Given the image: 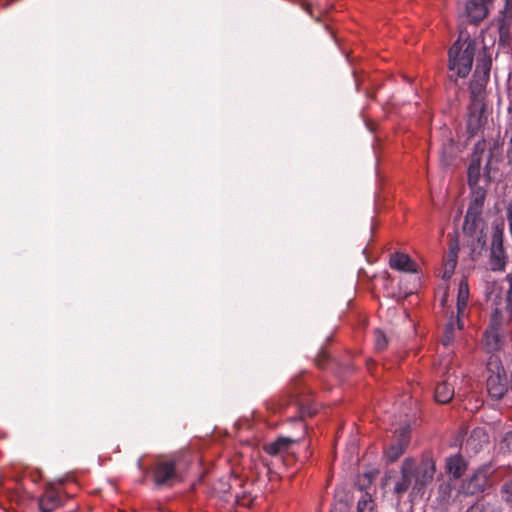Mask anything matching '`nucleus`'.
<instances>
[{"instance_id":"obj_1","label":"nucleus","mask_w":512,"mask_h":512,"mask_svg":"<svg viewBox=\"0 0 512 512\" xmlns=\"http://www.w3.org/2000/svg\"><path fill=\"white\" fill-rule=\"evenodd\" d=\"M436 464L432 457L424 456L416 465L411 457L405 458L400 467V476L394 479L392 493L397 503L408 493L409 501L422 499L428 486L433 482Z\"/></svg>"},{"instance_id":"obj_2","label":"nucleus","mask_w":512,"mask_h":512,"mask_svg":"<svg viewBox=\"0 0 512 512\" xmlns=\"http://www.w3.org/2000/svg\"><path fill=\"white\" fill-rule=\"evenodd\" d=\"M476 47L477 44L475 40L469 37L464 41L458 39L450 47L448 52V67L453 73L450 76L451 79L455 76L454 80L456 81L457 78H465L469 75L472 69Z\"/></svg>"},{"instance_id":"obj_3","label":"nucleus","mask_w":512,"mask_h":512,"mask_svg":"<svg viewBox=\"0 0 512 512\" xmlns=\"http://www.w3.org/2000/svg\"><path fill=\"white\" fill-rule=\"evenodd\" d=\"M483 212L467 210L463 222V233L475 241L473 250L484 249L487 243V223L482 216Z\"/></svg>"},{"instance_id":"obj_4","label":"nucleus","mask_w":512,"mask_h":512,"mask_svg":"<svg viewBox=\"0 0 512 512\" xmlns=\"http://www.w3.org/2000/svg\"><path fill=\"white\" fill-rule=\"evenodd\" d=\"M495 472L491 463L481 465L467 480L461 485V490L466 495H476L483 493L489 486V479Z\"/></svg>"},{"instance_id":"obj_5","label":"nucleus","mask_w":512,"mask_h":512,"mask_svg":"<svg viewBox=\"0 0 512 512\" xmlns=\"http://www.w3.org/2000/svg\"><path fill=\"white\" fill-rule=\"evenodd\" d=\"M503 222L493 226L490 248V265L493 271H502L506 266L507 255L503 247Z\"/></svg>"},{"instance_id":"obj_6","label":"nucleus","mask_w":512,"mask_h":512,"mask_svg":"<svg viewBox=\"0 0 512 512\" xmlns=\"http://www.w3.org/2000/svg\"><path fill=\"white\" fill-rule=\"evenodd\" d=\"M410 443L409 426H401L395 431L391 445L386 449L385 456L389 462H395L405 452Z\"/></svg>"},{"instance_id":"obj_7","label":"nucleus","mask_w":512,"mask_h":512,"mask_svg":"<svg viewBox=\"0 0 512 512\" xmlns=\"http://www.w3.org/2000/svg\"><path fill=\"white\" fill-rule=\"evenodd\" d=\"M493 0H467L465 14L469 23L477 24L483 21L488 14L487 5Z\"/></svg>"},{"instance_id":"obj_8","label":"nucleus","mask_w":512,"mask_h":512,"mask_svg":"<svg viewBox=\"0 0 512 512\" xmlns=\"http://www.w3.org/2000/svg\"><path fill=\"white\" fill-rule=\"evenodd\" d=\"M300 438L280 436L275 441L265 444L264 451L273 457H282L290 452L293 445L297 444Z\"/></svg>"},{"instance_id":"obj_9","label":"nucleus","mask_w":512,"mask_h":512,"mask_svg":"<svg viewBox=\"0 0 512 512\" xmlns=\"http://www.w3.org/2000/svg\"><path fill=\"white\" fill-rule=\"evenodd\" d=\"M176 476L175 462L172 460L159 462L154 468V482L157 486L170 484Z\"/></svg>"},{"instance_id":"obj_10","label":"nucleus","mask_w":512,"mask_h":512,"mask_svg":"<svg viewBox=\"0 0 512 512\" xmlns=\"http://www.w3.org/2000/svg\"><path fill=\"white\" fill-rule=\"evenodd\" d=\"M485 123V116H484V105L482 106H474L471 104L469 108V114L467 119V133L468 137L472 138L479 130L482 128V126Z\"/></svg>"},{"instance_id":"obj_11","label":"nucleus","mask_w":512,"mask_h":512,"mask_svg":"<svg viewBox=\"0 0 512 512\" xmlns=\"http://www.w3.org/2000/svg\"><path fill=\"white\" fill-rule=\"evenodd\" d=\"M486 385L489 396L495 400L501 399L508 391L506 376L500 373L491 374Z\"/></svg>"},{"instance_id":"obj_12","label":"nucleus","mask_w":512,"mask_h":512,"mask_svg":"<svg viewBox=\"0 0 512 512\" xmlns=\"http://www.w3.org/2000/svg\"><path fill=\"white\" fill-rule=\"evenodd\" d=\"M489 78L473 74L472 80L469 84V91L471 97V104L474 106L484 105V92Z\"/></svg>"},{"instance_id":"obj_13","label":"nucleus","mask_w":512,"mask_h":512,"mask_svg":"<svg viewBox=\"0 0 512 512\" xmlns=\"http://www.w3.org/2000/svg\"><path fill=\"white\" fill-rule=\"evenodd\" d=\"M389 265L392 269L408 273H417L418 268L417 264L410 258L408 254L400 252L391 254Z\"/></svg>"},{"instance_id":"obj_14","label":"nucleus","mask_w":512,"mask_h":512,"mask_svg":"<svg viewBox=\"0 0 512 512\" xmlns=\"http://www.w3.org/2000/svg\"><path fill=\"white\" fill-rule=\"evenodd\" d=\"M41 512H52L60 505V497L53 487H47L38 500Z\"/></svg>"},{"instance_id":"obj_15","label":"nucleus","mask_w":512,"mask_h":512,"mask_svg":"<svg viewBox=\"0 0 512 512\" xmlns=\"http://www.w3.org/2000/svg\"><path fill=\"white\" fill-rule=\"evenodd\" d=\"M506 312L499 306H495L491 318L488 329L503 333L505 327L512 320L510 315L505 314Z\"/></svg>"},{"instance_id":"obj_16","label":"nucleus","mask_w":512,"mask_h":512,"mask_svg":"<svg viewBox=\"0 0 512 512\" xmlns=\"http://www.w3.org/2000/svg\"><path fill=\"white\" fill-rule=\"evenodd\" d=\"M467 468V463L465 459L459 455H453L447 458L446 460V470L449 475H451L454 479H459L465 473Z\"/></svg>"},{"instance_id":"obj_17","label":"nucleus","mask_w":512,"mask_h":512,"mask_svg":"<svg viewBox=\"0 0 512 512\" xmlns=\"http://www.w3.org/2000/svg\"><path fill=\"white\" fill-rule=\"evenodd\" d=\"M470 189V202L467 210L483 212L487 194L486 189L479 185H473Z\"/></svg>"},{"instance_id":"obj_18","label":"nucleus","mask_w":512,"mask_h":512,"mask_svg":"<svg viewBox=\"0 0 512 512\" xmlns=\"http://www.w3.org/2000/svg\"><path fill=\"white\" fill-rule=\"evenodd\" d=\"M483 344L489 353L498 351L502 346V333L487 328L483 335Z\"/></svg>"},{"instance_id":"obj_19","label":"nucleus","mask_w":512,"mask_h":512,"mask_svg":"<svg viewBox=\"0 0 512 512\" xmlns=\"http://www.w3.org/2000/svg\"><path fill=\"white\" fill-rule=\"evenodd\" d=\"M454 396V387L448 379L439 382L436 385L434 397L441 404L448 403Z\"/></svg>"},{"instance_id":"obj_20","label":"nucleus","mask_w":512,"mask_h":512,"mask_svg":"<svg viewBox=\"0 0 512 512\" xmlns=\"http://www.w3.org/2000/svg\"><path fill=\"white\" fill-rule=\"evenodd\" d=\"M502 286L498 281H486L485 282V296L487 301L493 303L494 306L500 305V298L502 293Z\"/></svg>"},{"instance_id":"obj_21","label":"nucleus","mask_w":512,"mask_h":512,"mask_svg":"<svg viewBox=\"0 0 512 512\" xmlns=\"http://www.w3.org/2000/svg\"><path fill=\"white\" fill-rule=\"evenodd\" d=\"M491 66H492V58L487 53L486 48H484L483 54L477 60L474 74L489 78Z\"/></svg>"},{"instance_id":"obj_22","label":"nucleus","mask_w":512,"mask_h":512,"mask_svg":"<svg viewBox=\"0 0 512 512\" xmlns=\"http://www.w3.org/2000/svg\"><path fill=\"white\" fill-rule=\"evenodd\" d=\"M481 164V157L471 158L467 171L469 187H473V185H478L481 176Z\"/></svg>"},{"instance_id":"obj_23","label":"nucleus","mask_w":512,"mask_h":512,"mask_svg":"<svg viewBox=\"0 0 512 512\" xmlns=\"http://www.w3.org/2000/svg\"><path fill=\"white\" fill-rule=\"evenodd\" d=\"M355 512H376V504L371 494L362 492L357 499Z\"/></svg>"},{"instance_id":"obj_24","label":"nucleus","mask_w":512,"mask_h":512,"mask_svg":"<svg viewBox=\"0 0 512 512\" xmlns=\"http://www.w3.org/2000/svg\"><path fill=\"white\" fill-rule=\"evenodd\" d=\"M468 298H469L468 284L466 282L462 281L459 284L458 295H457V309H458L459 313L462 312L466 308Z\"/></svg>"},{"instance_id":"obj_25","label":"nucleus","mask_w":512,"mask_h":512,"mask_svg":"<svg viewBox=\"0 0 512 512\" xmlns=\"http://www.w3.org/2000/svg\"><path fill=\"white\" fill-rule=\"evenodd\" d=\"M505 281L508 283V289L505 291L504 296V309L507 314L512 318V275L508 274L505 277Z\"/></svg>"},{"instance_id":"obj_26","label":"nucleus","mask_w":512,"mask_h":512,"mask_svg":"<svg viewBox=\"0 0 512 512\" xmlns=\"http://www.w3.org/2000/svg\"><path fill=\"white\" fill-rule=\"evenodd\" d=\"M466 512H501L500 509L489 502H477L472 505Z\"/></svg>"},{"instance_id":"obj_27","label":"nucleus","mask_w":512,"mask_h":512,"mask_svg":"<svg viewBox=\"0 0 512 512\" xmlns=\"http://www.w3.org/2000/svg\"><path fill=\"white\" fill-rule=\"evenodd\" d=\"M455 338V324L453 320H450L444 329L443 337H442V344L444 346H449Z\"/></svg>"},{"instance_id":"obj_28","label":"nucleus","mask_w":512,"mask_h":512,"mask_svg":"<svg viewBox=\"0 0 512 512\" xmlns=\"http://www.w3.org/2000/svg\"><path fill=\"white\" fill-rule=\"evenodd\" d=\"M374 335H375V348L377 350H383L388 344L386 335L381 330H376Z\"/></svg>"},{"instance_id":"obj_29","label":"nucleus","mask_w":512,"mask_h":512,"mask_svg":"<svg viewBox=\"0 0 512 512\" xmlns=\"http://www.w3.org/2000/svg\"><path fill=\"white\" fill-rule=\"evenodd\" d=\"M486 149V142L484 139L479 140L475 145L473 149L472 157H481Z\"/></svg>"},{"instance_id":"obj_30","label":"nucleus","mask_w":512,"mask_h":512,"mask_svg":"<svg viewBox=\"0 0 512 512\" xmlns=\"http://www.w3.org/2000/svg\"><path fill=\"white\" fill-rule=\"evenodd\" d=\"M499 42L503 45H505L506 43H508L509 41V31H508V28L504 25V24H501L500 27H499Z\"/></svg>"},{"instance_id":"obj_31","label":"nucleus","mask_w":512,"mask_h":512,"mask_svg":"<svg viewBox=\"0 0 512 512\" xmlns=\"http://www.w3.org/2000/svg\"><path fill=\"white\" fill-rule=\"evenodd\" d=\"M502 443L505 444L508 451H512V431H508L504 435Z\"/></svg>"},{"instance_id":"obj_32","label":"nucleus","mask_w":512,"mask_h":512,"mask_svg":"<svg viewBox=\"0 0 512 512\" xmlns=\"http://www.w3.org/2000/svg\"><path fill=\"white\" fill-rule=\"evenodd\" d=\"M457 254L456 252L452 251L449 255V261H448V264L450 266V273L453 272L454 268L456 267V263H457Z\"/></svg>"},{"instance_id":"obj_33","label":"nucleus","mask_w":512,"mask_h":512,"mask_svg":"<svg viewBox=\"0 0 512 512\" xmlns=\"http://www.w3.org/2000/svg\"><path fill=\"white\" fill-rule=\"evenodd\" d=\"M490 163H491V155L489 156V159L485 165V177L488 181H490Z\"/></svg>"},{"instance_id":"obj_34","label":"nucleus","mask_w":512,"mask_h":512,"mask_svg":"<svg viewBox=\"0 0 512 512\" xmlns=\"http://www.w3.org/2000/svg\"><path fill=\"white\" fill-rule=\"evenodd\" d=\"M331 512H347V507H346V505H342V506H340V507L335 506V507L331 510Z\"/></svg>"},{"instance_id":"obj_35","label":"nucleus","mask_w":512,"mask_h":512,"mask_svg":"<svg viewBox=\"0 0 512 512\" xmlns=\"http://www.w3.org/2000/svg\"><path fill=\"white\" fill-rule=\"evenodd\" d=\"M303 9L309 13L310 15H312V11H311V7L307 4L303 5Z\"/></svg>"},{"instance_id":"obj_36","label":"nucleus","mask_w":512,"mask_h":512,"mask_svg":"<svg viewBox=\"0 0 512 512\" xmlns=\"http://www.w3.org/2000/svg\"><path fill=\"white\" fill-rule=\"evenodd\" d=\"M291 420L301 423L303 430H305V425L302 423L301 417L300 418L294 417V418H291Z\"/></svg>"},{"instance_id":"obj_37","label":"nucleus","mask_w":512,"mask_h":512,"mask_svg":"<svg viewBox=\"0 0 512 512\" xmlns=\"http://www.w3.org/2000/svg\"><path fill=\"white\" fill-rule=\"evenodd\" d=\"M137 465H138V467H139L140 469H142V460H141V459H139V460H138Z\"/></svg>"},{"instance_id":"obj_38","label":"nucleus","mask_w":512,"mask_h":512,"mask_svg":"<svg viewBox=\"0 0 512 512\" xmlns=\"http://www.w3.org/2000/svg\"><path fill=\"white\" fill-rule=\"evenodd\" d=\"M457 324H458V328H461L460 320L459 319L457 320Z\"/></svg>"}]
</instances>
